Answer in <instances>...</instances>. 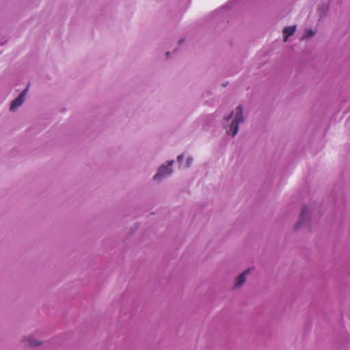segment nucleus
I'll return each mask as SVG.
<instances>
[{
    "label": "nucleus",
    "instance_id": "1",
    "mask_svg": "<svg viewBox=\"0 0 350 350\" xmlns=\"http://www.w3.org/2000/svg\"><path fill=\"white\" fill-rule=\"evenodd\" d=\"M224 127L226 133L232 137H234L238 133L239 124H243L245 121L243 106L238 105L235 111H231L228 116L224 118Z\"/></svg>",
    "mask_w": 350,
    "mask_h": 350
},
{
    "label": "nucleus",
    "instance_id": "2",
    "mask_svg": "<svg viewBox=\"0 0 350 350\" xmlns=\"http://www.w3.org/2000/svg\"><path fill=\"white\" fill-rule=\"evenodd\" d=\"M323 208L320 203L311 202L304 205L301 209L300 217L301 219H315L322 216Z\"/></svg>",
    "mask_w": 350,
    "mask_h": 350
},
{
    "label": "nucleus",
    "instance_id": "3",
    "mask_svg": "<svg viewBox=\"0 0 350 350\" xmlns=\"http://www.w3.org/2000/svg\"><path fill=\"white\" fill-rule=\"evenodd\" d=\"M174 163V160H170L159 165L157 172L152 176V180L156 183H161L163 179L171 176L174 172L172 167Z\"/></svg>",
    "mask_w": 350,
    "mask_h": 350
},
{
    "label": "nucleus",
    "instance_id": "4",
    "mask_svg": "<svg viewBox=\"0 0 350 350\" xmlns=\"http://www.w3.org/2000/svg\"><path fill=\"white\" fill-rule=\"evenodd\" d=\"M28 92V88H26L12 103L10 107L11 111H16L17 109L22 105L25 100V96Z\"/></svg>",
    "mask_w": 350,
    "mask_h": 350
},
{
    "label": "nucleus",
    "instance_id": "5",
    "mask_svg": "<svg viewBox=\"0 0 350 350\" xmlns=\"http://www.w3.org/2000/svg\"><path fill=\"white\" fill-rule=\"evenodd\" d=\"M296 30V26H288L285 27L283 29L284 42H287L288 38L294 34Z\"/></svg>",
    "mask_w": 350,
    "mask_h": 350
},
{
    "label": "nucleus",
    "instance_id": "6",
    "mask_svg": "<svg viewBox=\"0 0 350 350\" xmlns=\"http://www.w3.org/2000/svg\"><path fill=\"white\" fill-rule=\"evenodd\" d=\"M250 272V269L246 270L245 271L241 273L237 278V282L235 284V287H239L241 286L245 280V275Z\"/></svg>",
    "mask_w": 350,
    "mask_h": 350
},
{
    "label": "nucleus",
    "instance_id": "7",
    "mask_svg": "<svg viewBox=\"0 0 350 350\" xmlns=\"http://www.w3.org/2000/svg\"><path fill=\"white\" fill-rule=\"evenodd\" d=\"M314 34H315V32L312 29H308L306 30L304 35L303 36V38H312V36H314Z\"/></svg>",
    "mask_w": 350,
    "mask_h": 350
},
{
    "label": "nucleus",
    "instance_id": "8",
    "mask_svg": "<svg viewBox=\"0 0 350 350\" xmlns=\"http://www.w3.org/2000/svg\"><path fill=\"white\" fill-rule=\"evenodd\" d=\"M193 162V158L191 156H189L187 159L186 163H185V167L189 168L191 167Z\"/></svg>",
    "mask_w": 350,
    "mask_h": 350
},
{
    "label": "nucleus",
    "instance_id": "9",
    "mask_svg": "<svg viewBox=\"0 0 350 350\" xmlns=\"http://www.w3.org/2000/svg\"><path fill=\"white\" fill-rule=\"evenodd\" d=\"M29 344L30 346H38L41 344V342L34 341L31 339L29 340Z\"/></svg>",
    "mask_w": 350,
    "mask_h": 350
},
{
    "label": "nucleus",
    "instance_id": "10",
    "mask_svg": "<svg viewBox=\"0 0 350 350\" xmlns=\"http://www.w3.org/2000/svg\"><path fill=\"white\" fill-rule=\"evenodd\" d=\"M184 157H185V155L184 154H180V155H178L177 157V161L179 163H182L183 159H184Z\"/></svg>",
    "mask_w": 350,
    "mask_h": 350
},
{
    "label": "nucleus",
    "instance_id": "11",
    "mask_svg": "<svg viewBox=\"0 0 350 350\" xmlns=\"http://www.w3.org/2000/svg\"><path fill=\"white\" fill-rule=\"evenodd\" d=\"M305 220H299V221L297 223V227L298 226H301L302 225V224L304 223Z\"/></svg>",
    "mask_w": 350,
    "mask_h": 350
},
{
    "label": "nucleus",
    "instance_id": "12",
    "mask_svg": "<svg viewBox=\"0 0 350 350\" xmlns=\"http://www.w3.org/2000/svg\"><path fill=\"white\" fill-rule=\"evenodd\" d=\"M184 42H185V39H184V38H181V39H180V40H179L178 43H179L180 44H182V43H183Z\"/></svg>",
    "mask_w": 350,
    "mask_h": 350
},
{
    "label": "nucleus",
    "instance_id": "13",
    "mask_svg": "<svg viewBox=\"0 0 350 350\" xmlns=\"http://www.w3.org/2000/svg\"><path fill=\"white\" fill-rule=\"evenodd\" d=\"M165 56H166V57H167V58H169V57H170V52H169V51H168V52H167V53H165Z\"/></svg>",
    "mask_w": 350,
    "mask_h": 350
},
{
    "label": "nucleus",
    "instance_id": "14",
    "mask_svg": "<svg viewBox=\"0 0 350 350\" xmlns=\"http://www.w3.org/2000/svg\"><path fill=\"white\" fill-rule=\"evenodd\" d=\"M327 10V7H325L324 9V12L325 13Z\"/></svg>",
    "mask_w": 350,
    "mask_h": 350
}]
</instances>
